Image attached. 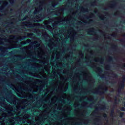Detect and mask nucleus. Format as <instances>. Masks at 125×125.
<instances>
[{"mask_svg":"<svg viewBox=\"0 0 125 125\" xmlns=\"http://www.w3.org/2000/svg\"><path fill=\"white\" fill-rule=\"evenodd\" d=\"M21 93L23 98H27V97H30V98H31V97H32V94L29 92L21 91Z\"/></svg>","mask_w":125,"mask_h":125,"instance_id":"nucleus-1","label":"nucleus"},{"mask_svg":"<svg viewBox=\"0 0 125 125\" xmlns=\"http://www.w3.org/2000/svg\"><path fill=\"white\" fill-rule=\"evenodd\" d=\"M30 116L28 114H26L23 116V119H24V120H23V123L25 124V123H29L28 121V120H29Z\"/></svg>","mask_w":125,"mask_h":125,"instance_id":"nucleus-2","label":"nucleus"},{"mask_svg":"<svg viewBox=\"0 0 125 125\" xmlns=\"http://www.w3.org/2000/svg\"><path fill=\"white\" fill-rule=\"evenodd\" d=\"M31 42V40L27 39L26 41H22L21 42V44H26V43H30Z\"/></svg>","mask_w":125,"mask_h":125,"instance_id":"nucleus-3","label":"nucleus"},{"mask_svg":"<svg viewBox=\"0 0 125 125\" xmlns=\"http://www.w3.org/2000/svg\"><path fill=\"white\" fill-rule=\"evenodd\" d=\"M22 49L25 51L26 54H29V46L23 47Z\"/></svg>","mask_w":125,"mask_h":125,"instance_id":"nucleus-4","label":"nucleus"},{"mask_svg":"<svg viewBox=\"0 0 125 125\" xmlns=\"http://www.w3.org/2000/svg\"><path fill=\"white\" fill-rule=\"evenodd\" d=\"M44 24L46 25V26H48V28L49 29H51V26L48 25H49V20H46L44 21Z\"/></svg>","mask_w":125,"mask_h":125,"instance_id":"nucleus-5","label":"nucleus"},{"mask_svg":"<svg viewBox=\"0 0 125 125\" xmlns=\"http://www.w3.org/2000/svg\"><path fill=\"white\" fill-rule=\"evenodd\" d=\"M40 5L39 7L38 11H39V10H42V2H40Z\"/></svg>","mask_w":125,"mask_h":125,"instance_id":"nucleus-6","label":"nucleus"},{"mask_svg":"<svg viewBox=\"0 0 125 125\" xmlns=\"http://www.w3.org/2000/svg\"><path fill=\"white\" fill-rule=\"evenodd\" d=\"M36 46H37V47H38L39 50H41V47H40V46H41V44H36Z\"/></svg>","mask_w":125,"mask_h":125,"instance_id":"nucleus-7","label":"nucleus"},{"mask_svg":"<svg viewBox=\"0 0 125 125\" xmlns=\"http://www.w3.org/2000/svg\"><path fill=\"white\" fill-rule=\"evenodd\" d=\"M22 103H27V99H24L22 101Z\"/></svg>","mask_w":125,"mask_h":125,"instance_id":"nucleus-8","label":"nucleus"},{"mask_svg":"<svg viewBox=\"0 0 125 125\" xmlns=\"http://www.w3.org/2000/svg\"><path fill=\"white\" fill-rule=\"evenodd\" d=\"M48 46L50 48H52V44L51 43H49L48 44Z\"/></svg>","mask_w":125,"mask_h":125,"instance_id":"nucleus-9","label":"nucleus"},{"mask_svg":"<svg viewBox=\"0 0 125 125\" xmlns=\"http://www.w3.org/2000/svg\"><path fill=\"white\" fill-rule=\"evenodd\" d=\"M38 58H42V56H41V52L38 53Z\"/></svg>","mask_w":125,"mask_h":125,"instance_id":"nucleus-10","label":"nucleus"},{"mask_svg":"<svg viewBox=\"0 0 125 125\" xmlns=\"http://www.w3.org/2000/svg\"><path fill=\"white\" fill-rule=\"evenodd\" d=\"M56 19L57 20H60L61 19V18L60 17H56Z\"/></svg>","mask_w":125,"mask_h":125,"instance_id":"nucleus-11","label":"nucleus"},{"mask_svg":"<svg viewBox=\"0 0 125 125\" xmlns=\"http://www.w3.org/2000/svg\"><path fill=\"white\" fill-rule=\"evenodd\" d=\"M23 24H24L25 26H28V22H23Z\"/></svg>","mask_w":125,"mask_h":125,"instance_id":"nucleus-12","label":"nucleus"},{"mask_svg":"<svg viewBox=\"0 0 125 125\" xmlns=\"http://www.w3.org/2000/svg\"><path fill=\"white\" fill-rule=\"evenodd\" d=\"M95 61H96V62H98V61H99V59L98 58L95 59Z\"/></svg>","mask_w":125,"mask_h":125,"instance_id":"nucleus-13","label":"nucleus"},{"mask_svg":"<svg viewBox=\"0 0 125 125\" xmlns=\"http://www.w3.org/2000/svg\"><path fill=\"white\" fill-rule=\"evenodd\" d=\"M10 38H11V39H14V36H13V35H11V36H10Z\"/></svg>","mask_w":125,"mask_h":125,"instance_id":"nucleus-14","label":"nucleus"},{"mask_svg":"<svg viewBox=\"0 0 125 125\" xmlns=\"http://www.w3.org/2000/svg\"><path fill=\"white\" fill-rule=\"evenodd\" d=\"M121 111H125V108L122 107V108H121Z\"/></svg>","mask_w":125,"mask_h":125,"instance_id":"nucleus-15","label":"nucleus"},{"mask_svg":"<svg viewBox=\"0 0 125 125\" xmlns=\"http://www.w3.org/2000/svg\"><path fill=\"white\" fill-rule=\"evenodd\" d=\"M123 116H124V113H120V116H121V117H123Z\"/></svg>","mask_w":125,"mask_h":125,"instance_id":"nucleus-16","label":"nucleus"},{"mask_svg":"<svg viewBox=\"0 0 125 125\" xmlns=\"http://www.w3.org/2000/svg\"><path fill=\"white\" fill-rule=\"evenodd\" d=\"M15 124V122H13L12 124H11V125H14Z\"/></svg>","mask_w":125,"mask_h":125,"instance_id":"nucleus-17","label":"nucleus"},{"mask_svg":"<svg viewBox=\"0 0 125 125\" xmlns=\"http://www.w3.org/2000/svg\"><path fill=\"white\" fill-rule=\"evenodd\" d=\"M8 42H9L10 43V42H11V41H10V40L8 39Z\"/></svg>","mask_w":125,"mask_h":125,"instance_id":"nucleus-18","label":"nucleus"},{"mask_svg":"<svg viewBox=\"0 0 125 125\" xmlns=\"http://www.w3.org/2000/svg\"><path fill=\"white\" fill-rule=\"evenodd\" d=\"M14 99H16V100H17V99H18L16 96H15L14 97Z\"/></svg>","mask_w":125,"mask_h":125,"instance_id":"nucleus-19","label":"nucleus"},{"mask_svg":"<svg viewBox=\"0 0 125 125\" xmlns=\"http://www.w3.org/2000/svg\"><path fill=\"white\" fill-rule=\"evenodd\" d=\"M2 41H0V44H2Z\"/></svg>","mask_w":125,"mask_h":125,"instance_id":"nucleus-20","label":"nucleus"},{"mask_svg":"<svg viewBox=\"0 0 125 125\" xmlns=\"http://www.w3.org/2000/svg\"><path fill=\"white\" fill-rule=\"evenodd\" d=\"M6 4H7V2H6Z\"/></svg>","mask_w":125,"mask_h":125,"instance_id":"nucleus-21","label":"nucleus"},{"mask_svg":"<svg viewBox=\"0 0 125 125\" xmlns=\"http://www.w3.org/2000/svg\"><path fill=\"white\" fill-rule=\"evenodd\" d=\"M23 90H25V89H24V88H23Z\"/></svg>","mask_w":125,"mask_h":125,"instance_id":"nucleus-22","label":"nucleus"},{"mask_svg":"<svg viewBox=\"0 0 125 125\" xmlns=\"http://www.w3.org/2000/svg\"><path fill=\"white\" fill-rule=\"evenodd\" d=\"M21 116H23V113L21 114Z\"/></svg>","mask_w":125,"mask_h":125,"instance_id":"nucleus-23","label":"nucleus"},{"mask_svg":"<svg viewBox=\"0 0 125 125\" xmlns=\"http://www.w3.org/2000/svg\"><path fill=\"white\" fill-rule=\"evenodd\" d=\"M10 122H11V123H12V121H11V120H10Z\"/></svg>","mask_w":125,"mask_h":125,"instance_id":"nucleus-24","label":"nucleus"},{"mask_svg":"<svg viewBox=\"0 0 125 125\" xmlns=\"http://www.w3.org/2000/svg\"><path fill=\"white\" fill-rule=\"evenodd\" d=\"M88 34H91V33H88Z\"/></svg>","mask_w":125,"mask_h":125,"instance_id":"nucleus-25","label":"nucleus"},{"mask_svg":"<svg viewBox=\"0 0 125 125\" xmlns=\"http://www.w3.org/2000/svg\"><path fill=\"white\" fill-rule=\"evenodd\" d=\"M21 88L22 89V87H21Z\"/></svg>","mask_w":125,"mask_h":125,"instance_id":"nucleus-26","label":"nucleus"},{"mask_svg":"<svg viewBox=\"0 0 125 125\" xmlns=\"http://www.w3.org/2000/svg\"><path fill=\"white\" fill-rule=\"evenodd\" d=\"M12 116H13V114H12Z\"/></svg>","mask_w":125,"mask_h":125,"instance_id":"nucleus-27","label":"nucleus"},{"mask_svg":"<svg viewBox=\"0 0 125 125\" xmlns=\"http://www.w3.org/2000/svg\"><path fill=\"white\" fill-rule=\"evenodd\" d=\"M14 0H13L12 2H13Z\"/></svg>","mask_w":125,"mask_h":125,"instance_id":"nucleus-28","label":"nucleus"},{"mask_svg":"<svg viewBox=\"0 0 125 125\" xmlns=\"http://www.w3.org/2000/svg\"><path fill=\"white\" fill-rule=\"evenodd\" d=\"M30 55H31V52H30Z\"/></svg>","mask_w":125,"mask_h":125,"instance_id":"nucleus-29","label":"nucleus"},{"mask_svg":"<svg viewBox=\"0 0 125 125\" xmlns=\"http://www.w3.org/2000/svg\"><path fill=\"white\" fill-rule=\"evenodd\" d=\"M18 56H20V55H18Z\"/></svg>","mask_w":125,"mask_h":125,"instance_id":"nucleus-30","label":"nucleus"},{"mask_svg":"<svg viewBox=\"0 0 125 125\" xmlns=\"http://www.w3.org/2000/svg\"><path fill=\"white\" fill-rule=\"evenodd\" d=\"M36 10H37V9H36Z\"/></svg>","mask_w":125,"mask_h":125,"instance_id":"nucleus-31","label":"nucleus"}]
</instances>
